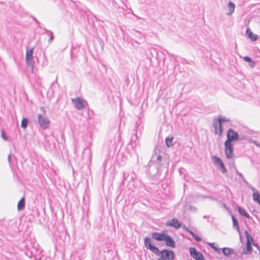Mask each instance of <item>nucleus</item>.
<instances>
[{"mask_svg": "<svg viewBox=\"0 0 260 260\" xmlns=\"http://www.w3.org/2000/svg\"><path fill=\"white\" fill-rule=\"evenodd\" d=\"M227 140L224 142V151L228 158H232L234 156V148L232 142L238 140L239 136L237 132L230 128L227 132Z\"/></svg>", "mask_w": 260, "mask_h": 260, "instance_id": "1", "label": "nucleus"}, {"mask_svg": "<svg viewBox=\"0 0 260 260\" xmlns=\"http://www.w3.org/2000/svg\"><path fill=\"white\" fill-rule=\"evenodd\" d=\"M213 126L215 129V133L216 135L220 136L222 133V125H219L217 121H215L213 123Z\"/></svg>", "mask_w": 260, "mask_h": 260, "instance_id": "12", "label": "nucleus"}, {"mask_svg": "<svg viewBox=\"0 0 260 260\" xmlns=\"http://www.w3.org/2000/svg\"><path fill=\"white\" fill-rule=\"evenodd\" d=\"M159 258L158 260H173L175 258V254L172 251L163 250L160 252Z\"/></svg>", "mask_w": 260, "mask_h": 260, "instance_id": "3", "label": "nucleus"}, {"mask_svg": "<svg viewBox=\"0 0 260 260\" xmlns=\"http://www.w3.org/2000/svg\"><path fill=\"white\" fill-rule=\"evenodd\" d=\"M222 251L224 254L226 256L230 255L232 252V250L229 248H224Z\"/></svg>", "mask_w": 260, "mask_h": 260, "instance_id": "24", "label": "nucleus"}, {"mask_svg": "<svg viewBox=\"0 0 260 260\" xmlns=\"http://www.w3.org/2000/svg\"><path fill=\"white\" fill-rule=\"evenodd\" d=\"M145 245L146 248L156 254L159 253V249L153 245L150 238H146L144 240Z\"/></svg>", "mask_w": 260, "mask_h": 260, "instance_id": "6", "label": "nucleus"}, {"mask_svg": "<svg viewBox=\"0 0 260 260\" xmlns=\"http://www.w3.org/2000/svg\"><path fill=\"white\" fill-rule=\"evenodd\" d=\"M187 231L197 241L199 242L201 241V238L198 235L194 234L192 232L189 231L188 230H187Z\"/></svg>", "mask_w": 260, "mask_h": 260, "instance_id": "23", "label": "nucleus"}, {"mask_svg": "<svg viewBox=\"0 0 260 260\" xmlns=\"http://www.w3.org/2000/svg\"><path fill=\"white\" fill-rule=\"evenodd\" d=\"M33 49L27 48L26 51V61L28 66L33 68L32 64Z\"/></svg>", "mask_w": 260, "mask_h": 260, "instance_id": "9", "label": "nucleus"}, {"mask_svg": "<svg viewBox=\"0 0 260 260\" xmlns=\"http://www.w3.org/2000/svg\"><path fill=\"white\" fill-rule=\"evenodd\" d=\"M212 248H213L214 249H215L216 251H217V249L216 248H214V247H212Z\"/></svg>", "mask_w": 260, "mask_h": 260, "instance_id": "28", "label": "nucleus"}, {"mask_svg": "<svg viewBox=\"0 0 260 260\" xmlns=\"http://www.w3.org/2000/svg\"><path fill=\"white\" fill-rule=\"evenodd\" d=\"M40 109H41V111L44 113V114H46V110H45V109L44 107H41L40 108Z\"/></svg>", "mask_w": 260, "mask_h": 260, "instance_id": "27", "label": "nucleus"}, {"mask_svg": "<svg viewBox=\"0 0 260 260\" xmlns=\"http://www.w3.org/2000/svg\"><path fill=\"white\" fill-rule=\"evenodd\" d=\"M190 255L196 260H205L203 254L198 251L196 248L191 247L189 249Z\"/></svg>", "mask_w": 260, "mask_h": 260, "instance_id": "7", "label": "nucleus"}, {"mask_svg": "<svg viewBox=\"0 0 260 260\" xmlns=\"http://www.w3.org/2000/svg\"><path fill=\"white\" fill-rule=\"evenodd\" d=\"M50 39L52 40L53 39V37H51Z\"/></svg>", "mask_w": 260, "mask_h": 260, "instance_id": "29", "label": "nucleus"}, {"mask_svg": "<svg viewBox=\"0 0 260 260\" xmlns=\"http://www.w3.org/2000/svg\"><path fill=\"white\" fill-rule=\"evenodd\" d=\"M245 234L246 237V250L244 251L245 254H249L252 252V245L256 247L258 249V247L257 244H255L253 242V239L251 235H250L248 231L245 232Z\"/></svg>", "mask_w": 260, "mask_h": 260, "instance_id": "2", "label": "nucleus"}, {"mask_svg": "<svg viewBox=\"0 0 260 260\" xmlns=\"http://www.w3.org/2000/svg\"><path fill=\"white\" fill-rule=\"evenodd\" d=\"M246 35L252 41H255L257 39V35L253 34L249 28H247L246 31Z\"/></svg>", "mask_w": 260, "mask_h": 260, "instance_id": "14", "label": "nucleus"}, {"mask_svg": "<svg viewBox=\"0 0 260 260\" xmlns=\"http://www.w3.org/2000/svg\"><path fill=\"white\" fill-rule=\"evenodd\" d=\"M25 207V198L22 197L21 200L18 202L17 209L18 211L23 210Z\"/></svg>", "mask_w": 260, "mask_h": 260, "instance_id": "15", "label": "nucleus"}, {"mask_svg": "<svg viewBox=\"0 0 260 260\" xmlns=\"http://www.w3.org/2000/svg\"><path fill=\"white\" fill-rule=\"evenodd\" d=\"M232 218L234 226L236 227L237 231H239V223H238L237 220L236 219V218L235 217V216L234 215H232Z\"/></svg>", "mask_w": 260, "mask_h": 260, "instance_id": "19", "label": "nucleus"}, {"mask_svg": "<svg viewBox=\"0 0 260 260\" xmlns=\"http://www.w3.org/2000/svg\"><path fill=\"white\" fill-rule=\"evenodd\" d=\"M72 101L74 104L75 106L79 110L84 108L87 105L86 102L79 97L72 99Z\"/></svg>", "mask_w": 260, "mask_h": 260, "instance_id": "5", "label": "nucleus"}, {"mask_svg": "<svg viewBox=\"0 0 260 260\" xmlns=\"http://www.w3.org/2000/svg\"><path fill=\"white\" fill-rule=\"evenodd\" d=\"M230 120L228 119L225 118H219L216 120V121H217L219 125H222V123L224 122L229 121Z\"/></svg>", "mask_w": 260, "mask_h": 260, "instance_id": "25", "label": "nucleus"}, {"mask_svg": "<svg viewBox=\"0 0 260 260\" xmlns=\"http://www.w3.org/2000/svg\"><path fill=\"white\" fill-rule=\"evenodd\" d=\"M213 160L214 161V162L218 165L220 168V169H221L222 172L223 173H226V170L225 168L224 167V164L222 162V161L217 156H213Z\"/></svg>", "mask_w": 260, "mask_h": 260, "instance_id": "11", "label": "nucleus"}, {"mask_svg": "<svg viewBox=\"0 0 260 260\" xmlns=\"http://www.w3.org/2000/svg\"><path fill=\"white\" fill-rule=\"evenodd\" d=\"M166 225L172 226L176 229H178L181 227V224L179 222L177 219L173 218L170 221L167 222Z\"/></svg>", "mask_w": 260, "mask_h": 260, "instance_id": "10", "label": "nucleus"}, {"mask_svg": "<svg viewBox=\"0 0 260 260\" xmlns=\"http://www.w3.org/2000/svg\"><path fill=\"white\" fill-rule=\"evenodd\" d=\"M166 242V245L168 246H170L172 248H174L175 247V243L173 239L170 236L168 235L166 239L165 240Z\"/></svg>", "mask_w": 260, "mask_h": 260, "instance_id": "13", "label": "nucleus"}, {"mask_svg": "<svg viewBox=\"0 0 260 260\" xmlns=\"http://www.w3.org/2000/svg\"><path fill=\"white\" fill-rule=\"evenodd\" d=\"M28 120L27 118H23L21 121V127L25 129L27 126Z\"/></svg>", "mask_w": 260, "mask_h": 260, "instance_id": "22", "label": "nucleus"}, {"mask_svg": "<svg viewBox=\"0 0 260 260\" xmlns=\"http://www.w3.org/2000/svg\"><path fill=\"white\" fill-rule=\"evenodd\" d=\"M253 199L258 205H260V193L258 192H253Z\"/></svg>", "mask_w": 260, "mask_h": 260, "instance_id": "16", "label": "nucleus"}, {"mask_svg": "<svg viewBox=\"0 0 260 260\" xmlns=\"http://www.w3.org/2000/svg\"><path fill=\"white\" fill-rule=\"evenodd\" d=\"M243 59L245 61H247V62H249V65L252 67H253L255 65V63L254 61H253L251 58L248 56H245V57H243Z\"/></svg>", "mask_w": 260, "mask_h": 260, "instance_id": "20", "label": "nucleus"}, {"mask_svg": "<svg viewBox=\"0 0 260 260\" xmlns=\"http://www.w3.org/2000/svg\"><path fill=\"white\" fill-rule=\"evenodd\" d=\"M38 122L40 126L44 129L48 128L50 123V121L47 117L41 114L38 116Z\"/></svg>", "mask_w": 260, "mask_h": 260, "instance_id": "4", "label": "nucleus"}, {"mask_svg": "<svg viewBox=\"0 0 260 260\" xmlns=\"http://www.w3.org/2000/svg\"><path fill=\"white\" fill-rule=\"evenodd\" d=\"M1 136L4 140H7V137L4 131H2L1 132Z\"/></svg>", "mask_w": 260, "mask_h": 260, "instance_id": "26", "label": "nucleus"}, {"mask_svg": "<svg viewBox=\"0 0 260 260\" xmlns=\"http://www.w3.org/2000/svg\"><path fill=\"white\" fill-rule=\"evenodd\" d=\"M173 140V137H167L166 138V144L168 147L172 145Z\"/></svg>", "mask_w": 260, "mask_h": 260, "instance_id": "21", "label": "nucleus"}, {"mask_svg": "<svg viewBox=\"0 0 260 260\" xmlns=\"http://www.w3.org/2000/svg\"><path fill=\"white\" fill-rule=\"evenodd\" d=\"M167 231H163L162 233H153L152 234V238L157 240V241H164L167 237L168 236V234H167Z\"/></svg>", "mask_w": 260, "mask_h": 260, "instance_id": "8", "label": "nucleus"}, {"mask_svg": "<svg viewBox=\"0 0 260 260\" xmlns=\"http://www.w3.org/2000/svg\"><path fill=\"white\" fill-rule=\"evenodd\" d=\"M228 7L229 10V13H228V14L230 15L234 12L235 5L233 3L230 2L228 4Z\"/></svg>", "mask_w": 260, "mask_h": 260, "instance_id": "18", "label": "nucleus"}, {"mask_svg": "<svg viewBox=\"0 0 260 260\" xmlns=\"http://www.w3.org/2000/svg\"><path fill=\"white\" fill-rule=\"evenodd\" d=\"M237 209L241 214L243 215L247 218H250L249 215L246 212V211L244 209L240 207H238Z\"/></svg>", "mask_w": 260, "mask_h": 260, "instance_id": "17", "label": "nucleus"}]
</instances>
